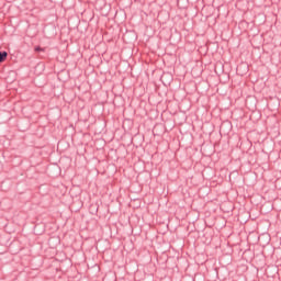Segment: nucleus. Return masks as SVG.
I'll return each instance as SVG.
<instances>
[{
  "label": "nucleus",
  "mask_w": 281,
  "mask_h": 281,
  "mask_svg": "<svg viewBox=\"0 0 281 281\" xmlns=\"http://www.w3.org/2000/svg\"><path fill=\"white\" fill-rule=\"evenodd\" d=\"M35 52H43V48H41L40 46L35 47Z\"/></svg>",
  "instance_id": "2"
},
{
  "label": "nucleus",
  "mask_w": 281,
  "mask_h": 281,
  "mask_svg": "<svg viewBox=\"0 0 281 281\" xmlns=\"http://www.w3.org/2000/svg\"><path fill=\"white\" fill-rule=\"evenodd\" d=\"M8 58V53L7 52H0V63H3Z\"/></svg>",
  "instance_id": "1"
}]
</instances>
